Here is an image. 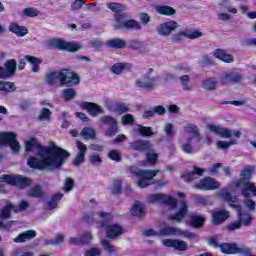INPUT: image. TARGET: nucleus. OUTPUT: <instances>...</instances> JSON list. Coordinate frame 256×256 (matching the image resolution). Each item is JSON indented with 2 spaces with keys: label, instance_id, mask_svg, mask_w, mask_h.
<instances>
[{
  "label": "nucleus",
  "instance_id": "obj_28",
  "mask_svg": "<svg viewBox=\"0 0 256 256\" xmlns=\"http://www.w3.org/2000/svg\"><path fill=\"white\" fill-rule=\"evenodd\" d=\"M15 71H17V61H15V59H10L6 61L4 67H2V75L6 79H9V77H13V75H15Z\"/></svg>",
  "mask_w": 256,
  "mask_h": 256
},
{
  "label": "nucleus",
  "instance_id": "obj_45",
  "mask_svg": "<svg viewBox=\"0 0 256 256\" xmlns=\"http://www.w3.org/2000/svg\"><path fill=\"white\" fill-rule=\"evenodd\" d=\"M143 28V26L141 25V22L137 21V20H126L125 24H124V29H136L137 31L141 30Z\"/></svg>",
  "mask_w": 256,
  "mask_h": 256
},
{
  "label": "nucleus",
  "instance_id": "obj_53",
  "mask_svg": "<svg viewBox=\"0 0 256 256\" xmlns=\"http://www.w3.org/2000/svg\"><path fill=\"white\" fill-rule=\"evenodd\" d=\"M193 137H188L186 142L181 146V149L184 153H193Z\"/></svg>",
  "mask_w": 256,
  "mask_h": 256
},
{
  "label": "nucleus",
  "instance_id": "obj_22",
  "mask_svg": "<svg viewBox=\"0 0 256 256\" xmlns=\"http://www.w3.org/2000/svg\"><path fill=\"white\" fill-rule=\"evenodd\" d=\"M189 206L185 202V200H182L179 203L178 211L175 214H172L169 216V219L172 221H177V223H181L185 217H187Z\"/></svg>",
  "mask_w": 256,
  "mask_h": 256
},
{
  "label": "nucleus",
  "instance_id": "obj_50",
  "mask_svg": "<svg viewBox=\"0 0 256 256\" xmlns=\"http://www.w3.org/2000/svg\"><path fill=\"white\" fill-rule=\"evenodd\" d=\"M37 119L38 121H51V110L42 108Z\"/></svg>",
  "mask_w": 256,
  "mask_h": 256
},
{
  "label": "nucleus",
  "instance_id": "obj_4",
  "mask_svg": "<svg viewBox=\"0 0 256 256\" xmlns=\"http://www.w3.org/2000/svg\"><path fill=\"white\" fill-rule=\"evenodd\" d=\"M129 171L140 179L137 182V185L138 187H141V189H145V187L155 184L153 178L157 177V174L160 172L159 170H141L135 166H131Z\"/></svg>",
  "mask_w": 256,
  "mask_h": 256
},
{
  "label": "nucleus",
  "instance_id": "obj_19",
  "mask_svg": "<svg viewBox=\"0 0 256 256\" xmlns=\"http://www.w3.org/2000/svg\"><path fill=\"white\" fill-rule=\"evenodd\" d=\"M104 231L108 239H117V237H120V235L125 233L123 226L119 224H113L111 222L104 228Z\"/></svg>",
  "mask_w": 256,
  "mask_h": 256
},
{
  "label": "nucleus",
  "instance_id": "obj_29",
  "mask_svg": "<svg viewBox=\"0 0 256 256\" xmlns=\"http://www.w3.org/2000/svg\"><path fill=\"white\" fill-rule=\"evenodd\" d=\"M204 173L205 170L203 168L193 166V171L184 172V174L181 175V179H183V181H185L186 183H191V181H195V175L201 177V175H203Z\"/></svg>",
  "mask_w": 256,
  "mask_h": 256
},
{
  "label": "nucleus",
  "instance_id": "obj_54",
  "mask_svg": "<svg viewBox=\"0 0 256 256\" xmlns=\"http://www.w3.org/2000/svg\"><path fill=\"white\" fill-rule=\"evenodd\" d=\"M231 145H237V140L233 139L230 142L218 140L216 142V147L218 149H229V147H231Z\"/></svg>",
  "mask_w": 256,
  "mask_h": 256
},
{
  "label": "nucleus",
  "instance_id": "obj_30",
  "mask_svg": "<svg viewBox=\"0 0 256 256\" xmlns=\"http://www.w3.org/2000/svg\"><path fill=\"white\" fill-rule=\"evenodd\" d=\"M8 30L10 33H14L16 37H25L27 33H29V30L25 26H20L16 22H11Z\"/></svg>",
  "mask_w": 256,
  "mask_h": 256
},
{
  "label": "nucleus",
  "instance_id": "obj_27",
  "mask_svg": "<svg viewBox=\"0 0 256 256\" xmlns=\"http://www.w3.org/2000/svg\"><path fill=\"white\" fill-rule=\"evenodd\" d=\"M243 81V76L237 72H226L221 76V82L224 85L227 83H241Z\"/></svg>",
  "mask_w": 256,
  "mask_h": 256
},
{
  "label": "nucleus",
  "instance_id": "obj_26",
  "mask_svg": "<svg viewBox=\"0 0 256 256\" xmlns=\"http://www.w3.org/2000/svg\"><path fill=\"white\" fill-rule=\"evenodd\" d=\"M129 146L133 149V151L139 152L150 151L151 149H153V145H151V142L142 139L130 142Z\"/></svg>",
  "mask_w": 256,
  "mask_h": 256
},
{
  "label": "nucleus",
  "instance_id": "obj_51",
  "mask_svg": "<svg viewBox=\"0 0 256 256\" xmlns=\"http://www.w3.org/2000/svg\"><path fill=\"white\" fill-rule=\"evenodd\" d=\"M241 227H243L241 221L234 220L226 226V230L228 231V233H233L234 231H239Z\"/></svg>",
  "mask_w": 256,
  "mask_h": 256
},
{
  "label": "nucleus",
  "instance_id": "obj_52",
  "mask_svg": "<svg viewBox=\"0 0 256 256\" xmlns=\"http://www.w3.org/2000/svg\"><path fill=\"white\" fill-rule=\"evenodd\" d=\"M44 193L41 190V186H34L28 191V197L39 198L43 197Z\"/></svg>",
  "mask_w": 256,
  "mask_h": 256
},
{
  "label": "nucleus",
  "instance_id": "obj_48",
  "mask_svg": "<svg viewBox=\"0 0 256 256\" xmlns=\"http://www.w3.org/2000/svg\"><path fill=\"white\" fill-rule=\"evenodd\" d=\"M108 159L114 161L115 163H121L123 157L121 156V152L119 150H110L107 154Z\"/></svg>",
  "mask_w": 256,
  "mask_h": 256
},
{
  "label": "nucleus",
  "instance_id": "obj_16",
  "mask_svg": "<svg viewBox=\"0 0 256 256\" xmlns=\"http://www.w3.org/2000/svg\"><path fill=\"white\" fill-rule=\"evenodd\" d=\"M148 203H164L170 205L172 209L177 208V199L164 194H152L148 197Z\"/></svg>",
  "mask_w": 256,
  "mask_h": 256
},
{
  "label": "nucleus",
  "instance_id": "obj_55",
  "mask_svg": "<svg viewBox=\"0 0 256 256\" xmlns=\"http://www.w3.org/2000/svg\"><path fill=\"white\" fill-rule=\"evenodd\" d=\"M31 207L29 202L22 200L17 206L14 205V213H19V211H27Z\"/></svg>",
  "mask_w": 256,
  "mask_h": 256
},
{
  "label": "nucleus",
  "instance_id": "obj_61",
  "mask_svg": "<svg viewBox=\"0 0 256 256\" xmlns=\"http://www.w3.org/2000/svg\"><path fill=\"white\" fill-rule=\"evenodd\" d=\"M114 111L117 113H127L129 112V107L125 103L118 102L114 104Z\"/></svg>",
  "mask_w": 256,
  "mask_h": 256
},
{
  "label": "nucleus",
  "instance_id": "obj_8",
  "mask_svg": "<svg viewBox=\"0 0 256 256\" xmlns=\"http://www.w3.org/2000/svg\"><path fill=\"white\" fill-rule=\"evenodd\" d=\"M81 79L77 73L70 69L60 70V83L59 87H73V85H79Z\"/></svg>",
  "mask_w": 256,
  "mask_h": 256
},
{
  "label": "nucleus",
  "instance_id": "obj_47",
  "mask_svg": "<svg viewBox=\"0 0 256 256\" xmlns=\"http://www.w3.org/2000/svg\"><path fill=\"white\" fill-rule=\"evenodd\" d=\"M80 136L83 137L84 139H95L96 137L95 129L90 127H85L80 132Z\"/></svg>",
  "mask_w": 256,
  "mask_h": 256
},
{
  "label": "nucleus",
  "instance_id": "obj_10",
  "mask_svg": "<svg viewBox=\"0 0 256 256\" xmlns=\"http://www.w3.org/2000/svg\"><path fill=\"white\" fill-rule=\"evenodd\" d=\"M3 145H9L12 153H19L21 149L17 136L11 132L0 133V147H3Z\"/></svg>",
  "mask_w": 256,
  "mask_h": 256
},
{
  "label": "nucleus",
  "instance_id": "obj_11",
  "mask_svg": "<svg viewBox=\"0 0 256 256\" xmlns=\"http://www.w3.org/2000/svg\"><path fill=\"white\" fill-rule=\"evenodd\" d=\"M100 123L108 126L104 133L106 137H115V135L119 133V124L117 123V119L113 116H102Z\"/></svg>",
  "mask_w": 256,
  "mask_h": 256
},
{
  "label": "nucleus",
  "instance_id": "obj_18",
  "mask_svg": "<svg viewBox=\"0 0 256 256\" xmlns=\"http://www.w3.org/2000/svg\"><path fill=\"white\" fill-rule=\"evenodd\" d=\"M183 131L187 135H190L189 137H192V140L195 139L197 143L203 141L201 129H199V126L197 124L188 123L183 127Z\"/></svg>",
  "mask_w": 256,
  "mask_h": 256
},
{
  "label": "nucleus",
  "instance_id": "obj_58",
  "mask_svg": "<svg viewBox=\"0 0 256 256\" xmlns=\"http://www.w3.org/2000/svg\"><path fill=\"white\" fill-rule=\"evenodd\" d=\"M81 245H89L93 241V235L91 232H84L80 237Z\"/></svg>",
  "mask_w": 256,
  "mask_h": 256
},
{
  "label": "nucleus",
  "instance_id": "obj_3",
  "mask_svg": "<svg viewBox=\"0 0 256 256\" xmlns=\"http://www.w3.org/2000/svg\"><path fill=\"white\" fill-rule=\"evenodd\" d=\"M218 195L224 199L230 207L236 209L238 213V221L241 222V225H244L245 227H249V225H251V214L241 211V206L237 204V196L231 195V193L227 192L225 189L220 190Z\"/></svg>",
  "mask_w": 256,
  "mask_h": 256
},
{
  "label": "nucleus",
  "instance_id": "obj_12",
  "mask_svg": "<svg viewBox=\"0 0 256 256\" xmlns=\"http://www.w3.org/2000/svg\"><path fill=\"white\" fill-rule=\"evenodd\" d=\"M159 81H161V76L148 77L137 79L135 82L136 87L140 89H146L147 91H153V89H157V85H159Z\"/></svg>",
  "mask_w": 256,
  "mask_h": 256
},
{
  "label": "nucleus",
  "instance_id": "obj_1",
  "mask_svg": "<svg viewBox=\"0 0 256 256\" xmlns=\"http://www.w3.org/2000/svg\"><path fill=\"white\" fill-rule=\"evenodd\" d=\"M68 157L69 152L53 144L48 147H40L37 157L31 156L28 158L27 165L39 171H55L65 163V159Z\"/></svg>",
  "mask_w": 256,
  "mask_h": 256
},
{
  "label": "nucleus",
  "instance_id": "obj_25",
  "mask_svg": "<svg viewBox=\"0 0 256 256\" xmlns=\"http://www.w3.org/2000/svg\"><path fill=\"white\" fill-rule=\"evenodd\" d=\"M81 109H85L86 111H88L91 117H97V115H103V113H105V110L103 109V107L99 106L96 103H91V102L82 103Z\"/></svg>",
  "mask_w": 256,
  "mask_h": 256
},
{
  "label": "nucleus",
  "instance_id": "obj_6",
  "mask_svg": "<svg viewBox=\"0 0 256 256\" xmlns=\"http://www.w3.org/2000/svg\"><path fill=\"white\" fill-rule=\"evenodd\" d=\"M219 248L224 255L256 256L251 253V248L246 246L239 247L237 243H222L219 245Z\"/></svg>",
  "mask_w": 256,
  "mask_h": 256
},
{
  "label": "nucleus",
  "instance_id": "obj_31",
  "mask_svg": "<svg viewBox=\"0 0 256 256\" xmlns=\"http://www.w3.org/2000/svg\"><path fill=\"white\" fill-rule=\"evenodd\" d=\"M213 55L215 59H219V61H223L224 63H233L234 61L233 55L227 53V51L221 48L214 50Z\"/></svg>",
  "mask_w": 256,
  "mask_h": 256
},
{
  "label": "nucleus",
  "instance_id": "obj_41",
  "mask_svg": "<svg viewBox=\"0 0 256 256\" xmlns=\"http://www.w3.org/2000/svg\"><path fill=\"white\" fill-rule=\"evenodd\" d=\"M11 211H14V205L7 202L6 205L0 210V219H9Z\"/></svg>",
  "mask_w": 256,
  "mask_h": 256
},
{
  "label": "nucleus",
  "instance_id": "obj_23",
  "mask_svg": "<svg viewBox=\"0 0 256 256\" xmlns=\"http://www.w3.org/2000/svg\"><path fill=\"white\" fill-rule=\"evenodd\" d=\"M111 221H113V215L111 213L104 211L95 213V223L102 227V229L106 228Z\"/></svg>",
  "mask_w": 256,
  "mask_h": 256
},
{
  "label": "nucleus",
  "instance_id": "obj_59",
  "mask_svg": "<svg viewBox=\"0 0 256 256\" xmlns=\"http://www.w3.org/2000/svg\"><path fill=\"white\" fill-rule=\"evenodd\" d=\"M127 67V64H123V63H118V64H114L111 67V71L112 73H114L115 75H121V73H123V70Z\"/></svg>",
  "mask_w": 256,
  "mask_h": 256
},
{
  "label": "nucleus",
  "instance_id": "obj_64",
  "mask_svg": "<svg viewBox=\"0 0 256 256\" xmlns=\"http://www.w3.org/2000/svg\"><path fill=\"white\" fill-rule=\"evenodd\" d=\"M23 13L26 17H37V15H39V10L35 8H25Z\"/></svg>",
  "mask_w": 256,
  "mask_h": 256
},
{
  "label": "nucleus",
  "instance_id": "obj_36",
  "mask_svg": "<svg viewBox=\"0 0 256 256\" xmlns=\"http://www.w3.org/2000/svg\"><path fill=\"white\" fill-rule=\"evenodd\" d=\"M24 59L32 65V73H39V65L43 63V60L41 58H37L35 56L26 55L24 56Z\"/></svg>",
  "mask_w": 256,
  "mask_h": 256
},
{
  "label": "nucleus",
  "instance_id": "obj_57",
  "mask_svg": "<svg viewBox=\"0 0 256 256\" xmlns=\"http://www.w3.org/2000/svg\"><path fill=\"white\" fill-rule=\"evenodd\" d=\"M122 125H133L135 123V116L132 114H125L121 117Z\"/></svg>",
  "mask_w": 256,
  "mask_h": 256
},
{
  "label": "nucleus",
  "instance_id": "obj_40",
  "mask_svg": "<svg viewBox=\"0 0 256 256\" xmlns=\"http://www.w3.org/2000/svg\"><path fill=\"white\" fill-rule=\"evenodd\" d=\"M155 11L158 12L159 15L167 16L175 15V13H177V11L171 6H156Z\"/></svg>",
  "mask_w": 256,
  "mask_h": 256
},
{
  "label": "nucleus",
  "instance_id": "obj_56",
  "mask_svg": "<svg viewBox=\"0 0 256 256\" xmlns=\"http://www.w3.org/2000/svg\"><path fill=\"white\" fill-rule=\"evenodd\" d=\"M103 252L99 247H92L84 252V256H101Z\"/></svg>",
  "mask_w": 256,
  "mask_h": 256
},
{
  "label": "nucleus",
  "instance_id": "obj_43",
  "mask_svg": "<svg viewBox=\"0 0 256 256\" xmlns=\"http://www.w3.org/2000/svg\"><path fill=\"white\" fill-rule=\"evenodd\" d=\"M63 199V194H55L50 201L47 203V208L52 211V209H57L59 202Z\"/></svg>",
  "mask_w": 256,
  "mask_h": 256
},
{
  "label": "nucleus",
  "instance_id": "obj_34",
  "mask_svg": "<svg viewBox=\"0 0 256 256\" xmlns=\"http://www.w3.org/2000/svg\"><path fill=\"white\" fill-rule=\"evenodd\" d=\"M126 22H127V14L116 13L114 14V23L112 24V27L114 29H124Z\"/></svg>",
  "mask_w": 256,
  "mask_h": 256
},
{
  "label": "nucleus",
  "instance_id": "obj_17",
  "mask_svg": "<svg viewBox=\"0 0 256 256\" xmlns=\"http://www.w3.org/2000/svg\"><path fill=\"white\" fill-rule=\"evenodd\" d=\"M161 245H163V247L172 248L174 251H187V249H189V245L186 241L173 238L162 239Z\"/></svg>",
  "mask_w": 256,
  "mask_h": 256
},
{
  "label": "nucleus",
  "instance_id": "obj_13",
  "mask_svg": "<svg viewBox=\"0 0 256 256\" xmlns=\"http://www.w3.org/2000/svg\"><path fill=\"white\" fill-rule=\"evenodd\" d=\"M0 183L17 185L18 187H29L31 185V179L23 176L3 175L0 177Z\"/></svg>",
  "mask_w": 256,
  "mask_h": 256
},
{
  "label": "nucleus",
  "instance_id": "obj_24",
  "mask_svg": "<svg viewBox=\"0 0 256 256\" xmlns=\"http://www.w3.org/2000/svg\"><path fill=\"white\" fill-rule=\"evenodd\" d=\"M213 225H221L230 217V212L227 210H213L211 212Z\"/></svg>",
  "mask_w": 256,
  "mask_h": 256
},
{
  "label": "nucleus",
  "instance_id": "obj_49",
  "mask_svg": "<svg viewBox=\"0 0 256 256\" xmlns=\"http://www.w3.org/2000/svg\"><path fill=\"white\" fill-rule=\"evenodd\" d=\"M106 7H108V9H110L114 13H119V11H125V6L121 3L109 2L106 3Z\"/></svg>",
  "mask_w": 256,
  "mask_h": 256
},
{
  "label": "nucleus",
  "instance_id": "obj_62",
  "mask_svg": "<svg viewBox=\"0 0 256 256\" xmlns=\"http://www.w3.org/2000/svg\"><path fill=\"white\" fill-rule=\"evenodd\" d=\"M174 127L175 126L173 125V123H166L164 125V133L166 134L167 139H172L174 135V132H173Z\"/></svg>",
  "mask_w": 256,
  "mask_h": 256
},
{
  "label": "nucleus",
  "instance_id": "obj_7",
  "mask_svg": "<svg viewBox=\"0 0 256 256\" xmlns=\"http://www.w3.org/2000/svg\"><path fill=\"white\" fill-rule=\"evenodd\" d=\"M206 129L210 131V133H214L215 135H219L222 139H231L235 137L239 139L241 137V132L239 130H229L227 128L221 127L215 124H207Z\"/></svg>",
  "mask_w": 256,
  "mask_h": 256
},
{
  "label": "nucleus",
  "instance_id": "obj_39",
  "mask_svg": "<svg viewBox=\"0 0 256 256\" xmlns=\"http://www.w3.org/2000/svg\"><path fill=\"white\" fill-rule=\"evenodd\" d=\"M201 85L205 91H216L217 90V79L206 78V79L202 80Z\"/></svg>",
  "mask_w": 256,
  "mask_h": 256
},
{
  "label": "nucleus",
  "instance_id": "obj_15",
  "mask_svg": "<svg viewBox=\"0 0 256 256\" xmlns=\"http://www.w3.org/2000/svg\"><path fill=\"white\" fill-rule=\"evenodd\" d=\"M183 37L187 39H199V37H203V32L199 30H182L171 37V41L173 43H181L183 41Z\"/></svg>",
  "mask_w": 256,
  "mask_h": 256
},
{
  "label": "nucleus",
  "instance_id": "obj_9",
  "mask_svg": "<svg viewBox=\"0 0 256 256\" xmlns=\"http://www.w3.org/2000/svg\"><path fill=\"white\" fill-rule=\"evenodd\" d=\"M50 45L53 49H59V51H68V53H77L83 47L77 42H67L63 39H53L50 41Z\"/></svg>",
  "mask_w": 256,
  "mask_h": 256
},
{
  "label": "nucleus",
  "instance_id": "obj_44",
  "mask_svg": "<svg viewBox=\"0 0 256 256\" xmlns=\"http://www.w3.org/2000/svg\"><path fill=\"white\" fill-rule=\"evenodd\" d=\"M61 93L64 101H71L75 99L77 95V91H75L73 88H66L62 90Z\"/></svg>",
  "mask_w": 256,
  "mask_h": 256
},
{
  "label": "nucleus",
  "instance_id": "obj_21",
  "mask_svg": "<svg viewBox=\"0 0 256 256\" xmlns=\"http://www.w3.org/2000/svg\"><path fill=\"white\" fill-rule=\"evenodd\" d=\"M76 147L78 149V152L72 163L74 167H79L85 162V155H87V145L78 140L76 141Z\"/></svg>",
  "mask_w": 256,
  "mask_h": 256
},
{
  "label": "nucleus",
  "instance_id": "obj_35",
  "mask_svg": "<svg viewBox=\"0 0 256 256\" xmlns=\"http://www.w3.org/2000/svg\"><path fill=\"white\" fill-rule=\"evenodd\" d=\"M46 83L48 85H58L61 83L60 71H52L46 75Z\"/></svg>",
  "mask_w": 256,
  "mask_h": 256
},
{
  "label": "nucleus",
  "instance_id": "obj_14",
  "mask_svg": "<svg viewBox=\"0 0 256 256\" xmlns=\"http://www.w3.org/2000/svg\"><path fill=\"white\" fill-rule=\"evenodd\" d=\"M194 187L201 191H215V189L221 187V184L213 177H205L200 179Z\"/></svg>",
  "mask_w": 256,
  "mask_h": 256
},
{
  "label": "nucleus",
  "instance_id": "obj_2",
  "mask_svg": "<svg viewBox=\"0 0 256 256\" xmlns=\"http://www.w3.org/2000/svg\"><path fill=\"white\" fill-rule=\"evenodd\" d=\"M253 173H255V167L253 166H246L240 172V181H238L236 185L242 189L243 197H250L249 192L256 197L255 183L250 182L251 175H253Z\"/></svg>",
  "mask_w": 256,
  "mask_h": 256
},
{
  "label": "nucleus",
  "instance_id": "obj_32",
  "mask_svg": "<svg viewBox=\"0 0 256 256\" xmlns=\"http://www.w3.org/2000/svg\"><path fill=\"white\" fill-rule=\"evenodd\" d=\"M35 237H37V232H35V230H27L19 234L14 239V243H25L26 241H31V239H35Z\"/></svg>",
  "mask_w": 256,
  "mask_h": 256
},
{
  "label": "nucleus",
  "instance_id": "obj_60",
  "mask_svg": "<svg viewBox=\"0 0 256 256\" xmlns=\"http://www.w3.org/2000/svg\"><path fill=\"white\" fill-rule=\"evenodd\" d=\"M149 152L147 153L146 157L147 160L149 161V163H151L152 165H155L157 163V159L159 158V155H157L155 153V150H153L152 148L150 150H148Z\"/></svg>",
  "mask_w": 256,
  "mask_h": 256
},
{
  "label": "nucleus",
  "instance_id": "obj_33",
  "mask_svg": "<svg viewBox=\"0 0 256 256\" xmlns=\"http://www.w3.org/2000/svg\"><path fill=\"white\" fill-rule=\"evenodd\" d=\"M133 133L141 137H153V135H155L152 127L143 126L141 124H138L136 128H134Z\"/></svg>",
  "mask_w": 256,
  "mask_h": 256
},
{
  "label": "nucleus",
  "instance_id": "obj_38",
  "mask_svg": "<svg viewBox=\"0 0 256 256\" xmlns=\"http://www.w3.org/2000/svg\"><path fill=\"white\" fill-rule=\"evenodd\" d=\"M131 213L134 217H143L146 213L145 204H143V202L136 201L131 209Z\"/></svg>",
  "mask_w": 256,
  "mask_h": 256
},
{
  "label": "nucleus",
  "instance_id": "obj_42",
  "mask_svg": "<svg viewBox=\"0 0 256 256\" xmlns=\"http://www.w3.org/2000/svg\"><path fill=\"white\" fill-rule=\"evenodd\" d=\"M189 218L191 220L192 227H203V223H205V218L198 214H190Z\"/></svg>",
  "mask_w": 256,
  "mask_h": 256
},
{
  "label": "nucleus",
  "instance_id": "obj_46",
  "mask_svg": "<svg viewBox=\"0 0 256 256\" xmlns=\"http://www.w3.org/2000/svg\"><path fill=\"white\" fill-rule=\"evenodd\" d=\"M17 88L13 82H3L0 81V91H4V93H13Z\"/></svg>",
  "mask_w": 256,
  "mask_h": 256
},
{
  "label": "nucleus",
  "instance_id": "obj_63",
  "mask_svg": "<svg viewBox=\"0 0 256 256\" xmlns=\"http://www.w3.org/2000/svg\"><path fill=\"white\" fill-rule=\"evenodd\" d=\"M100 243L102 247H104L106 251H108V253H115L116 251L115 246H113V244H111L110 241H108L107 239H102Z\"/></svg>",
  "mask_w": 256,
  "mask_h": 256
},
{
  "label": "nucleus",
  "instance_id": "obj_20",
  "mask_svg": "<svg viewBox=\"0 0 256 256\" xmlns=\"http://www.w3.org/2000/svg\"><path fill=\"white\" fill-rule=\"evenodd\" d=\"M179 27V24L175 21H168L162 23L160 26L157 28V33L161 37H169L173 31H175Z\"/></svg>",
  "mask_w": 256,
  "mask_h": 256
},
{
  "label": "nucleus",
  "instance_id": "obj_5",
  "mask_svg": "<svg viewBox=\"0 0 256 256\" xmlns=\"http://www.w3.org/2000/svg\"><path fill=\"white\" fill-rule=\"evenodd\" d=\"M160 237H185L186 239H195L197 235L193 232H189L187 230H181L179 228L171 227L166 223L160 224L159 230Z\"/></svg>",
  "mask_w": 256,
  "mask_h": 256
},
{
  "label": "nucleus",
  "instance_id": "obj_37",
  "mask_svg": "<svg viewBox=\"0 0 256 256\" xmlns=\"http://www.w3.org/2000/svg\"><path fill=\"white\" fill-rule=\"evenodd\" d=\"M107 47L111 49H125L127 47V42L125 40L114 38L106 42Z\"/></svg>",
  "mask_w": 256,
  "mask_h": 256
}]
</instances>
